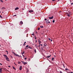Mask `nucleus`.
I'll return each instance as SVG.
<instances>
[{
    "label": "nucleus",
    "instance_id": "412c9836",
    "mask_svg": "<svg viewBox=\"0 0 73 73\" xmlns=\"http://www.w3.org/2000/svg\"><path fill=\"white\" fill-rule=\"evenodd\" d=\"M67 16H68V17H70V15L69 14L67 15Z\"/></svg>",
    "mask_w": 73,
    "mask_h": 73
},
{
    "label": "nucleus",
    "instance_id": "39448f33",
    "mask_svg": "<svg viewBox=\"0 0 73 73\" xmlns=\"http://www.w3.org/2000/svg\"><path fill=\"white\" fill-rule=\"evenodd\" d=\"M22 69V66H20V67L19 68V70H21Z\"/></svg>",
    "mask_w": 73,
    "mask_h": 73
},
{
    "label": "nucleus",
    "instance_id": "de8ad7c7",
    "mask_svg": "<svg viewBox=\"0 0 73 73\" xmlns=\"http://www.w3.org/2000/svg\"><path fill=\"white\" fill-rule=\"evenodd\" d=\"M40 45H41V46H42V44H40Z\"/></svg>",
    "mask_w": 73,
    "mask_h": 73
},
{
    "label": "nucleus",
    "instance_id": "a211bd4d",
    "mask_svg": "<svg viewBox=\"0 0 73 73\" xmlns=\"http://www.w3.org/2000/svg\"><path fill=\"white\" fill-rule=\"evenodd\" d=\"M0 1H1V3H3V2H4L2 0H1Z\"/></svg>",
    "mask_w": 73,
    "mask_h": 73
},
{
    "label": "nucleus",
    "instance_id": "c9c22d12",
    "mask_svg": "<svg viewBox=\"0 0 73 73\" xmlns=\"http://www.w3.org/2000/svg\"><path fill=\"white\" fill-rule=\"evenodd\" d=\"M52 1H55V0H52Z\"/></svg>",
    "mask_w": 73,
    "mask_h": 73
},
{
    "label": "nucleus",
    "instance_id": "aec40b11",
    "mask_svg": "<svg viewBox=\"0 0 73 73\" xmlns=\"http://www.w3.org/2000/svg\"><path fill=\"white\" fill-rule=\"evenodd\" d=\"M52 61H53V60H54V58H52Z\"/></svg>",
    "mask_w": 73,
    "mask_h": 73
},
{
    "label": "nucleus",
    "instance_id": "393cba45",
    "mask_svg": "<svg viewBox=\"0 0 73 73\" xmlns=\"http://www.w3.org/2000/svg\"><path fill=\"white\" fill-rule=\"evenodd\" d=\"M28 46H29L28 45H27V46H26V48H27V47H28Z\"/></svg>",
    "mask_w": 73,
    "mask_h": 73
},
{
    "label": "nucleus",
    "instance_id": "69168bd1",
    "mask_svg": "<svg viewBox=\"0 0 73 73\" xmlns=\"http://www.w3.org/2000/svg\"><path fill=\"white\" fill-rule=\"evenodd\" d=\"M5 1H7V0H6Z\"/></svg>",
    "mask_w": 73,
    "mask_h": 73
},
{
    "label": "nucleus",
    "instance_id": "6ab92c4d",
    "mask_svg": "<svg viewBox=\"0 0 73 73\" xmlns=\"http://www.w3.org/2000/svg\"><path fill=\"white\" fill-rule=\"evenodd\" d=\"M24 52V51H23V52H21V54H24V52Z\"/></svg>",
    "mask_w": 73,
    "mask_h": 73
},
{
    "label": "nucleus",
    "instance_id": "8fccbe9b",
    "mask_svg": "<svg viewBox=\"0 0 73 73\" xmlns=\"http://www.w3.org/2000/svg\"><path fill=\"white\" fill-rule=\"evenodd\" d=\"M22 55H23V56L24 57V55H23V54H22Z\"/></svg>",
    "mask_w": 73,
    "mask_h": 73
},
{
    "label": "nucleus",
    "instance_id": "4c0bfd02",
    "mask_svg": "<svg viewBox=\"0 0 73 73\" xmlns=\"http://www.w3.org/2000/svg\"><path fill=\"white\" fill-rule=\"evenodd\" d=\"M0 65H2V64H1V63H0Z\"/></svg>",
    "mask_w": 73,
    "mask_h": 73
},
{
    "label": "nucleus",
    "instance_id": "4be33fe9",
    "mask_svg": "<svg viewBox=\"0 0 73 73\" xmlns=\"http://www.w3.org/2000/svg\"><path fill=\"white\" fill-rule=\"evenodd\" d=\"M13 69H15V70H16V69L15 68V67H13Z\"/></svg>",
    "mask_w": 73,
    "mask_h": 73
},
{
    "label": "nucleus",
    "instance_id": "c85d7f7f",
    "mask_svg": "<svg viewBox=\"0 0 73 73\" xmlns=\"http://www.w3.org/2000/svg\"><path fill=\"white\" fill-rule=\"evenodd\" d=\"M54 20H53V21H52V22L53 23H54Z\"/></svg>",
    "mask_w": 73,
    "mask_h": 73
},
{
    "label": "nucleus",
    "instance_id": "3c124183",
    "mask_svg": "<svg viewBox=\"0 0 73 73\" xmlns=\"http://www.w3.org/2000/svg\"><path fill=\"white\" fill-rule=\"evenodd\" d=\"M63 66L64 67V68H65V66H64V65H63Z\"/></svg>",
    "mask_w": 73,
    "mask_h": 73
},
{
    "label": "nucleus",
    "instance_id": "864d4df0",
    "mask_svg": "<svg viewBox=\"0 0 73 73\" xmlns=\"http://www.w3.org/2000/svg\"><path fill=\"white\" fill-rule=\"evenodd\" d=\"M14 64L15 65H16V64H15V63H14Z\"/></svg>",
    "mask_w": 73,
    "mask_h": 73
},
{
    "label": "nucleus",
    "instance_id": "5fc2aeb1",
    "mask_svg": "<svg viewBox=\"0 0 73 73\" xmlns=\"http://www.w3.org/2000/svg\"><path fill=\"white\" fill-rule=\"evenodd\" d=\"M51 41H52V40H51Z\"/></svg>",
    "mask_w": 73,
    "mask_h": 73
},
{
    "label": "nucleus",
    "instance_id": "f8f14e48",
    "mask_svg": "<svg viewBox=\"0 0 73 73\" xmlns=\"http://www.w3.org/2000/svg\"><path fill=\"white\" fill-rule=\"evenodd\" d=\"M5 9V8L4 7H3L1 8V9Z\"/></svg>",
    "mask_w": 73,
    "mask_h": 73
},
{
    "label": "nucleus",
    "instance_id": "680f3d73",
    "mask_svg": "<svg viewBox=\"0 0 73 73\" xmlns=\"http://www.w3.org/2000/svg\"><path fill=\"white\" fill-rule=\"evenodd\" d=\"M7 54H8V53L7 52Z\"/></svg>",
    "mask_w": 73,
    "mask_h": 73
},
{
    "label": "nucleus",
    "instance_id": "e2e57ef3",
    "mask_svg": "<svg viewBox=\"0 0 73 73\" xmlns=\"http://www.w3.org/2000/svg\"><path fill=\"white\" fill-rule=\"evenodd\" d=\"M58 1H60V0H58Z\"/></svg>",
    "mask_w": 73,
    "mask_h": 73
},
{
    "label": "nucleus",
    "instance_id": "dca6fc26",
    "mask_svg": "<svg viewBox=\"0 0 73 73\" xmlns=\"http://www.w3.org/2000/svg\"><path fill=\"white\" fill-rule=\"evenodd\" d=\"M46 45H47L45 44H44V46H46Z\"/></svg>",
    "mask_w": 73,
    "mask_h": 73
},
{
    "label": "nucleus",
    "instance_id": "9d476101",
    "mask_svg": "<svg viewBox=\"0 0 73 73\" xmlns=\"http://www.w3.org/2000/svg\"><path fill=\"white\" fill-rule=\"evenodd\" d=\"M50 56H51V55H50L49 56H47L46 58H49V57H50Z\"/></svg>",
    "mask_w": 73,
    "mask_h": 73
},
{
    "label": "nucleus",
    "instance_id": "c03bdc74",
    "mask_svg": "<svg viewBox=\"0 0 73 73\" xmlns=\"http://www.w3.org/2000/svg\"><path fill=\"white\" fill-rule=\"evenodd\" d=\"M30 46H29V48H30Z\"/></svg>",
    "mask_w": 73,
    "mask_h": 73
},
{
    "label": "nucleus",
    "instance_id": "f704fd0d",
    "mask_svg": "<svg viewBox=\"0 0 73 73\" xmlns=\"http://www.w3.org/2000/svg\"><path fill=\"white\" fill-rule=\"evenodd\" d=\"M16 15H13V16H14V17L16 16Z\"/></svg>",
    "mask_w": 73,
    "mask_h": 73
},
{
    "label": "nucleus",
    "instance_id": "5701e85b",
    "mask_svg": "<svg viewBox=\"0 0 73 73\" xmlns=\"http://www.w3.org/2000/svg\"><path fill=\"white\" fill-rule=\"evenodd\" d=\"M66 70H68V68H66L65 69Z\"/></svg>",
    "mask_w": 73,
    "mask_h": 73
},
{
    "label": "nucleus",
    "instance_id": "7c9ffc66",
    "mask_svg": "<svg viewBox=\"0 0 73 73\" xmlns=\"http://www.w3.org/2000/svg\"><path fill=\"white\" fill-rule=\"evenodd\" d=\"M18 57H20V55H18Z\"/></svg>",
    "mask_w": 73,
    "mask_h": 73
},
{
    "label": "nucleus",
    "instance_id": "338daca9",
    "mask_svg": "<svg viewBox=\"0 0 73 73\" xmlns=\"http://www.w3.org/2000/svg\"><path fill=\"white\" fill-rule=\"evenodd\" d=\"M1 54H0V55H1Z\"/></svg>",
    "mask_w": 73,
    "mask_h": 73
},
{
    "label": "nucleus",
    "instance_id": "9b49d317",
    "mask_svg": "<svg viewBox=\"0 0 73 73\" xmlns=\"http://www.w3.org/2000/svg\"><path fill=\"white\" fill-rule=\"evenodd\" d=\"M19 9L18 7H16V8H15V10H17V9Z\"/></svg>",
    "mask_w": 73,
    "mask_h": 73
},
{
    "label": "nucleus",
    "instance_id": "20e7f679",
    "mask_svg": "<svg viewBox=\"0 0 73 73\" xmlns=\"http://www.w3.org/2000/svg\"><path fill=\"white\" fill-rule=\"evenodd\" d=\"M13 53L15 56H16L18 57V56H19V55L16 54V53H15V52H13Z\"/></svg>",
    "mask_w": 73,
    "mask_h": 73
},
{
    "label": "nucleus",
    "instance_id": "49530a36",
    "mask_svg": "<svg viewBox=\"0 0 73 73\" xmlns=\"http://www.w3.org/2000/svg\"><path fill=\"white\" fill-rule=\"evenodd\" d=\"M25 49H28V48H25Z\"/></svg>",
    "mask_w": 73,
    "mask_h": 73
},
{
    "label": "nucleus",
    "instance_id": "4468645a",
    "mask_svg": "<svg viewBox=\"0 0 73 73\" xmlns=\"http://www.w3.org/2000/svg\"><path fill=\"white\" fill-rule=\"evenodd\" d=\"M2 70V68H1L0 69V73H1Z\"/></svg>",
    "mask_w": 73,
    "mask_h": 73
},
{
    "label": "nucleus",
    "instance_id": "a878e982",
    "mask_svg": "<svg viewBox=\"0 0 73 73\" xmlns=\"http://www.w3.org/2000/svg\"><path fill=\"white\" fill-rule=\"evenodd\" d=\"M40 29V27H38V30H39Z\"/></svg>",
    "mask_w": 73,
    "mask_h": 73
},
{
    "label": "nucleus",
    "instance_id": "72a5a7b5",
    "mask_svg": "<svg viewBox=\"0 0 73 73\" xmlns=\"http://www.w3.org/2000/svg\"><path fill=\"white\" fill-rule=\"evenodd\" d=\"M32 35H33H33H34V33H33V34H32Z\"/></svg>",
    "mask_w": 73,
    "mask_h": 73
},
{
    "label": "nucleus",
    "instance_id": "37998d69",
    "mask_svg": "<svg viewBox=\"0 0 73 73\" xmlns=\"http://www.w3.org/2000/svg\"><path fill=\"white\" fill-rule=\"evenodd\" d=\"M25 43H26V42H25L24 43V44H25Z\"/></svg>",
    "mask_w": 73,
    "mask_h": 73
},
{
    "label": "nucleus",
    "instance_id": "f3484780",
    "mask_svg": "<svg viewBox=\"0 0 73 73\" xmlns=\"http://www.w3.org/2000/svg\"><path fill=\"white\" fill-rule=\"evenodd\" d=\"M34 51L35 52V53H36V49H35Z\"/></svg>",
    "mask_w": 73,
    "mask_h": 73
},
{
    "label": "nucleus",
    "instance_id": "a18cd8bd",
    "mask_svg": "<svg viewBox=\"0 0 73 73\" xmlns=\"http://www.w3.org/2000/svg\"><path fill=\"white\" fill-rule=\"evenodd\" d=\"M8 67H9V68H10V67H11V66H8Z\"/></svg>",
    "mask_w": 73,
    "mask_h": 73
},
{
    "label": "nucleus",
    "instance_id": "6e6552de",
    "mask_svg": "<svg viewBox=\"0 0 73 73\" xmlns=\"http://www.w3.org/2000/svg\"><path fill=\"white\" fill-rule=\"evenodd\" d=\"M3 56H4V57H5V58H6L8 57V56H7L6 55H5V54H4V55H3Z\"/></svg>",
    "mask_w": 73,
    "mask_h": 73
},
{
    "label": "nucleus",
    "instance_id": "6e6d98bb",
    "mask_svg": "<svg viewBox=\"0 0 73 73\" xmlns=\"http://www.w3.org/2000/svg\"><path fill=\"white\" fill-rule=\"evenodd\" d=\"M39 45H41V44H40V43H39Z\"/></svg>",
    "mask_w": 73,
    "mask_h": 73
},
{
    "label": "nucleus",
    "instance_id": "ea45409f",
    "mask_svg": "<svg viewBox=\"0 0 73 73\" xmlns=\"http://www.w3.org/2000/svg\"><path fill=\"white\" fill-rule=\"evenodd\" d=\"M44 20H45V21H46V19H45Z\"/></svg>",
    "mask_w": 73,
    "mask_h": 73
},
{
    "label": "nucleus",
    "instance_id": "a19ab883",
    "mask_svg": "<svg viewBox=\"0 0 73 73\" xmlns=\"http://www.w3.org/2000/svg\"><path fill=\"white\" fill-rule=\"evenodd\" d=\"M6 52H8V51L7 50H6Z\"/></svg>",
    "mask_w": 73,
    "mask_h": 73
},
{
    "label": "nucleus",
    "instance_id": "1a4fd4ad",
    "mask_svg": "<svg viewBox=\"0 0 73 73\" xmlns=\"http://www.w3.org/2000/svg\"><path fill=\"white\" fill-rule=\"evenodd\" d=\"M20 24L21 25L23 24V21H21V22H20Z\"/></svg>",
    "mask_w": 73,
    "mask_h": 73
},
{
    "label": "nucleus",
    "instance_id": "423d86ee",
    "mask_svg": "<svg viewBox=\"0 0 73 73\" xmlns=\"http://www.w3.org/2000/svg\"><path fill=\"white\" fill-rule=\"evenodd\" d=\"M53 17H53V16H52L51 17H49V19H53Z\"/></svg>",
    "mask_w": 73,
    "mask_h": 73
},
{
    "label": "nucleus",
    "instance_id": "cd10ccee",
    "mask_svg": "<svg viewBox=\"0 0 73 73\" xmlns=\"http://www.w3.org/2000/svg\"><path fill=\"white\" fill-rule=\"evenodd\" d=\"M23 46H25V44H23Z\"/></svg>",
    "mask_w": 73,
    "mask_h": 73
},
{
    "label": "nucleus",
    "instance_id": "603ef678",
    "mask_svg": "<svg viewBox=\"0 0 73 73\" xmlns=\"http://www.w3.org/2000/svg\"><path fill=\"white\" fill-rule=\"evenodd\" d=\"M40 45H38V47H40Z\"/></svg>",
    "mask_w": 73,
    "mask_h": 73
},
{
    "label": "nucleus",
    "instance_id": "79ce46f5",
    "mask_svg": "<svg viewBox=\"0 0 73 73\" xmlns=\"http://www.w3.org/2000/svg\"><path fill=\"white\" fill-rule=\"evenodd\" d=\"M35 41H36L35 42H37V40H36Z\"/></svg>",
    "mask_w": 73,
    "mask_h": 73
},
{
    "label": "nucleus",
    "instance_id": "7ed1b4c3",
    "mask_svg": "<svg viewBox=\"0 0 73 73\" xmlns=\"http://www.w3.org/2000/svg\"><path fill=\"white\" fill-rule=\"evenodd\" d=\"M6 60L7 61H9V59L8 58V57H7L6 58Z\"/></svg>",
    "mask_w": 73,
    "mask_h": 73
},
{
    "label": "nucleus",
    "instance_id": "13d9d810",
    "mask_svg": "<svg viewBox=\"0 0 73 73\" xmlns=\"http://www.w3.org/2000/svg\"><path fill=\"white\" fill-rule=\"evenodd\" d=\"M41 49H42V47Z\"/></svg>",
    "mask_w": 73,
    "mask_h": 73
},
{
    "label": "nucleus",
    "instance_id": "b1692460",
    "mask_svg": "<svg viewBox=\"0 0 73 73\" xmlns=\"http://www.w3.org/2000/svg\"><path fill=\"white\" fill-rule=\"evenodd\" d=\"M0 17H1V18H3V17H2L1 15H0Z\"/></svg>",
    "mask_w": 73,
    "mask_h": 73
},
{
    "label": "nucleus",
    "instance_id": "bb28decb",
    "mask_svg": "<svg viewBox=\"0 0 73 73\" xmlns=\"http://www.w3.org/2000/svg\"><path fill=\"white\" fill-rule=\"evenodd\" d=\"M18 64H21V62H18Z\"/></svg>",
    "mask_w": 73,
    "mask_h": 73
},
{
    "label": "nucleus",
    "instance_id": "2f4dec72",
    "mask_svg": "<svg viewBox=\"0 0 73 73\" xmlns=\"http://www.w3.org/2000/svg\"><path fill=\"white\" fill-rule=\"evenodd\" d=\"M35 40H36V39H37V38H36V37H35Z\"/></svg>",
    "mask_w": 73,
    "mask_h": 73
},
{
    "label": "nucleus",
    "instance_id": "ddd939ff",
    "mask_svg": "<svg viewBox=\"0 0 73 73\" xmlns=\"http://www.w3.org/2000/svg\"><path fill=\"white\" fill-rule=\"evenodd\" d=\"M43 26H40V28H43Z\"/></svg>",
    "mask_w": 73,
    "mask_h": 73
},
{
    "label": "nucleus",
    "instance_id": "0e129e2a",
    "mask_svg": "<svg viewBox=\"0 0 73 73\" xmlns=\"http://www.w3.org/2000/svg\"><path fill=\"white\" fill-rule=\"evenodd\" d=\"M21 57H22V56H21Z\"/></svg>",
    "mask_w": 73,
    "mask_h": 73
},
{
    "label": "nucleus",
    "instance_id": "052dcab7",
    "mask_svg": "<svg viewBox=\"0 0 73 73\" xmlns=\"http://www.w3.org/2000/svg\"><path fill=\"white\" fill-rule=\"evenodd\" d=\"M23 9V10H24V9Z\"/></svg>",
    "mask_w": 73,
    "mask_h": 73
},
{
    "label": "nucleus",
    "instance_id": "473e14b6",
    "mask_svg": "<svg viewBox=\"0 0 73 73\" xmlns=\"http://www.w3.org/2000/svg\"><path fill=\"white\" fill-rule=\"evenodd\" d=\"M48 39L49 40H50V38H48Z\"/></svg>",
    "mask_w": 73,
    "mask_h": 73
},
{
    "label": "nucleus",
    "instance_id": "0eeeda50",
    "mask_svg": "<svg viewBox=\"0 0 73 73\" xmlns=\"http://www.w3.org/2000/svg\"><path fill=\"white\" fill-rule=\"evenodd\" d=\"M29 12L31 13V12H33V10H31L29 11Z\"/></svg>",
    "mask_w": 73,
    "mask_h": 73
},
{
    "label": "nucleus",
    "instance_id": "f257e3e1",
    "mask_svg": "<svg viewBox=\"0 0 73 73\" xmlns=\"http://www.w3.org/2000/svg\"><path fill=\"white\" fill-rule=\"evenodd\" d=\"M50 22H51V21L50 20H49V19H48L46 21V23L47 24L50 23Z\"/></svg>",
    "mask_w": 73,
    "mask_h": 73
},
{
    "label": "nucleus",
    "instance_id": "f03ea898",
    "mask_svg": "<svg viewBox=\"0 0 73 73\" xmlns=\"http://www.w3.org/2000/svg\"><path fill=\"white\" fill-rule=\"evenodd\" d=\"M21 62H22V63H23V64H24V65H25V64H27V62H25L23 61H21Z\"/></svg>",
    "mask_w": 73,
    "mask_h": 73
},
{
    "label": "nucleus",
    "instance_id": "bf43d9fd",
    "mask_svg": "<svg viewBox=\"0 0 73 73\" xmlns=\"http://www.w3.org/2000/svg\"><path fill=\"white\" fill-rule=\"evenodd\" d=\"M54 57H56V56H54Z\"/></svg>",
    "mask_w": 73,
    "mask_h": 73
},
{
    "label": "nucleus",
    "instance_id": "58836bf2",
    "mask_svg": "<svg viewBox=\"0 0 73 73\" xmlns=\"http://www.w3.org/2000/svg\"><path fill=\"white\" fill-rule=\"evenodd\" d=\"M27 59V58H25V60H26Z\"/></svg>",
    "mask_w": 73,
    "mask_h": 73
},
{
    "label": "nucleus",
    "instance_id": "774afa93",
    "mask_svg": "<svg viewBox=\"0 0 73 73\" xmlns=\"http://www.w3.org/2000/svg\"><path fill=\"white\" fill-rule=\"evenodd\" d=\"M36 45H35V46H36Z\"/></svg>",
    "mask_w": 73,
    "mask_h": 73
},
{
    "label": "nucleus",
    "instance_id": "09e8293b",
    "mask_svg": "<svg viewBox=\"0 0 73 73\" xmlns=\"http://www.w3.org/2000/svg\"><path fill=\"white\" fill-rule=\"evenodd\" d=\"M30 48V49H32V47H30V48Z\"/></svg>",
    "mask_w": 73,
    "mask_h": 73
},
{
    "label": "nucleus",
    "instance_id": "2eb2a0df",
    "mask_svg": "<svg viewBox=\"0 0 73 73\" xmlns=\"http://www.w3.org/2000/svg\"><path fill=\"white\" fill-rule=\"evenodd\" d=\"M38 42L39 43H41V41H40V40H38Z\"/></svg>",
    "mask_w": 73,
    "mask_h": 73
},
{
    "label": "nucleus",
    "instance_id": "e433bc0d",
    "mask_svg": "<svg viewBox=\"0 0 73 73\" xmlns=\"http://www.w3.org/2000/svg\"><path fill=\"white\" fill-rule=\"evenodd\" d=\"M71 5H73V3H71Z\"/></svg>",
    "mask_w": 73,
    "mask_h": 73
},
{
    "label": "nucleus",
    "instance_id": "c756f323",
    "mask_svg": "<svg viewBox=\"0 0 73 73\" xmlns=\"http://www.w3.org/2000/svg\"><path fill=\"white\" fill-rule=\"evenodd\" d=\"M10 56L11 57V58H13V57L12 56Z\"/></svg>",
    "mask_w": 73,
    "mask_h": 73
},
{
    "label": "nucleus",
    "instance_id": "4d7b16f0",
    "mask_svg": "<svg viewBox=\"0 0 73 73\" xmlns=\"http://www.w3.org/2000/svg\"><path fill=\"white\" fill-rule=\"evenodd\" d=\"M70 73H73L72 72H71Z\"/></svg>",
    "mask_w": 73,
    "mask_h": 73
}]
</instances>
